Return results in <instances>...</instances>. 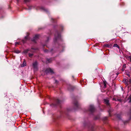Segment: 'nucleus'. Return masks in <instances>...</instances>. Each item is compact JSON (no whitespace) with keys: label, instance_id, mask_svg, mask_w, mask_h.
Instances as JSON below:
<instances>
[{"label":"nucleus","instance_id":"2","mask_svg":"<svg viewBox=\"0 0 131 131\" xmlns=\"http://www.w3.org/2000/svg\"><path fill=\"white\" fill-rule=\"evenodd\" d=\"M46 73L47 72L48 73L50 72L51 73H53L52 70L50 68L47 69L46 71Z\"/></svg>","mask_w":131,"mask_h":131},{"label":"nucleus","instance_id":"7","mask_svg":"<svg viewBox=\"0 0 131 131\" xmlns=\"http://www.w3.org/2000/svg\"><path fill=\"white\" fill-rule=\"evenodd\" d=\"M39 36L38 35H36L35 37L34 38L35 39H36Z\"/></svg>","mask_w":131,"mask_h":131},{"label":"nucleus","instance_id":"17","mask_svg":"<svg viewBox=\"0 0 131 131\" xmlns=\"http://www.w3.org/2000/svg\"><path fill=\"white\" fill-rule=\"evenodd\" d=\"M104 86L105 87V88L106 87V84L105 83H104Z\"/></svg>","mask_w":131,"mask_h":131},{"label":"nucleus","instance_id":"12","mask_svg":"<svg viewBox=\"0 0 131 131\" xmlns=\"http://www.w3.org/2000/svg\"><path fill=\"white\" fill-rule=\"evenodd\" d=\"M20 51H16V53H20Z\"/></svg>","mask_w":131,"mask_h":131},{"label":"nucleus","instance_id":"9","mask_svg":"<svg viewBox=\"0 0 131 131\" xmlns=\"http://www.w3.org/2000/svg\"><path fill=\"white\" fill-rule=\"evenodd\" d=\"M126 67V65L125 64L123 65V68L125 69Z\"/></svg>","mask_w":131,"mask_h":131},{"label":"nucleus","instance_id":"13","mask_svg":"<svg viewBox=\"0 0 131 131\" xmlns=\"http://www.w3.org/2000/svg\"><path fill=\"white\" fill-rule=\"evenodd\" d=\"M129 82L131 84V79H130L129 80Z\"/></svg>","mask_w":131,"mask_h":131},{"label":"nucleus","instance_id":"14","mask_svg":"<svg viewBox=\"0 0 131 131\" xmlns=\"http://www.w3.org/2000/svg\"><path fill=\"white\" fill-rule=\"evenodd\" d=\"M28 36H26L25 37V39L26 40L27 38H28Z\"/></svg>","mask_w":131,"mask_h":131},{"label":"nucleus","instance_id":"5","mask_svg":"<svg viewBox=\"0 0 131 131\" xmlns=\"http://www.w3.org/2000/svg\"><path fill=\"white\" fill-rule=\"evenodd\" d=\"M26 66V63L25 61L23 62V63L21 65V67H24Z\"/></svg>","mask_w":131,"mask_h":131},{"label":"nucleus","instance_id":"21","mask_svg":"<svg viewBox=\"0 0 131 131\" xmlns=\"http://www.w3.org/2000/svg\"><path fill=\"white\" fill-rule=\"evenodd\" d=\"M130 61H131V56H130Z\"/></svg>","mask_w":131,"mask_h":131},{"label":"nucleus","instance_id":"16","mask_svg":"<svg viewBox=\"0 0 131 131\" xmlns=\"http://www.w3.org/2000/svg\"><path fill=\"white\" fill-rule=\"evenodd\" d=\"M15 45H16L17 44H18V43L17 42H15Z\"/></svg>","mask_w":131,"mask_h":131},{"label":"nucleus","instance_id":"19","mask_svg":"<svg viewBox=\"0 0 131 131\" xmlns=\"http://www.w3.org/2000/svg\"><path fill=\"white\" fill-rule=\"evenodd\" d=\"M123 82H124V83H125V82H126V80H124L123 81Z\"/></svg>","mask_w":131,"mask_h":131},{"label":"nucleus","instance_id":"8","mask_svg":"<svg viewBox=\"0 0 131 131\" xmlns=\"http://www.w3.org/2000/svg\"><path fill=\"white\" fill-rule=\"evenodd\" d=\"M130 56H127V59L128 60H130Z\"/></svg>","mask_w":131,"mask_h":131},{"label":"nucleus","instance_id":"3","mask_svg":"<svg viewBox=\"0 0 131 131\" xmlns=\"http://www.w3.org/2000/svg\"><path fill=\"white\" fill-rule=\"evenodd\" d=\"M104 101L105 103L107 104V105H109V100L107 99H104Z\"/></svg>","mask_w":131,"mask_h":131},{"label":"nucleus","instance_id":"18","mask_svg":"<svg viewBox=\"0 0 131 131\" xmlns=\"http://www.w3.org/2000/svg\"><path fill=\"white\" fill-rule=\"evenodd\" d=\"M24 1L25 2H27L29 1V0H24Z\"/></svg>","mask_w":131,"mask_h":131},{"label":"nucleus","instance_id":"15","mask_svg":"<svg viewBox=\"0 0 131 131\" xmlns=\"http://www.w3.org/2000/svg\"><path fill=\"white\" fill-rule=\"evenodd\" d=\"M125 69L123 68L122 69V71H124L125 70Z\"/></svg>","mask_w":131,"mask_h":131},{"label":"nucleus","instance_id":"22","mask_svg":"<svg viewBox=\"0 0 131 131\" xmlns=\"http://www.w3.org/2000/svg\"><path fill=\"white\" fill-rule=\"evenodd\" d=\"M128 75L129 77H130V75Z\"/></svg>","mask_w":131,"mask_h":131},{"label":"nucleus","instance_id":"20","mask_svg":"<svg viewBox=\"0 0 131 131\" xmlns=\"http://www.w3.org/2000/svg\"><path fill=\"white\" fill-rule=\"evenodd\" d=\"M131 102V98L130 99V100L129 101V102Z\"/></svg>","mask_w":131,"mask_h":131},{"label":"nucleus","instance_id":"10","mask_svg":"<svg viewBox=\"0 0 131 131\" xmlns=\"http://www.w3.org/2000/svg\"><path fill=\"white\" fill-rule=\"evenodd\" d=\"M29 51L28 50H25L24 51V52L25 53H26L28 52V51Z\"/></svg>","mask_w":131,"mask_h":131},{"label":"nucleus","instance_id":"6","mask_svg":"<svg viewBox=\"0 0 131 131\" xmlns=\"http://www.w3.org/2000/svg\"><path fill=\"white\" fill-rule=\"evenodd\" d=\"M113 47H116L118 48H119V46L117 44H114L113 45Z\"/></svg>","mask_w":131,"mask_h":131},{"label":"nucleus","instance_id":"24","mask_svg":"<svg viewBox=\"0 0 131 131\" xmlns=\"http://www.w3.org/2000/svg\"><path fill=\"white\" fill-rule=\"evenodd\" d=\"M126 84H127V85H128V84H127V83H126Z\"/></svg>","mask_w":131,"mask_h":131},{"label":"nucleus","instance_id":"4","mask_svg":"<svg viewBox=\"0 0 131 131\" xmlns=\"http://www.w3.org/2000/svg\"><path fill=\"white\" fill-rule=\"evenodd\" d=\"M94 109V107L93 105H90V110L91 111V112L93 111Z\"/></svg>","mask_w":131,"mask_h":131},{"label":"nucleus","instance_id":"23","mask_svg":"<svg viewBox=\"0 0 131 131\" xmlns=\"http://www.w3.org/2000/svg\"><path fill=\"white\" fill-rule=\"evenodd\" d=\"M122 90H123V88H122Z\"/></svg>","mask_w":131,"mask_h":131},{"label":"nucleus","instance_id":"11","mask_svg":"<svg viewBox=\"0 0 131 131\" xmlns=\"http://www.w3.org/2000/svg\"><path fill=\"white\" fill-rule=\"evenodd\" d=\"M33 54H29V56L30 57H31L32 56Z\"/></svg>","mask_w":131,"mask_h":131},{"label":"nucleus","instance_id":"1","mask_svg":"<svg viewBox=\"0 0 131 131\" xmlns=\"http://www.w3.org/2000/svg\"><path fill=\"white\" fill-rule=\"evenodd\" d=\"M33 66L34 67L35 70H36L37 69V63L36 61H35L32 64Z\"/></svg>","mask_w":131,"mask_h":131}]
</instances>
